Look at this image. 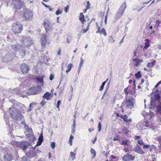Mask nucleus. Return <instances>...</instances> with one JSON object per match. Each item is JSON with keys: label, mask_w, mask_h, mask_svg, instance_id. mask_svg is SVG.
Wrapping results in <instances>:
<instances>
[{"label": "nucleus", "mask_w": 161, "mask_h": 161, "mask_svg": "<svg viewBox=\"0 0 161 161\" xmlns=\"http://www.w3.org/2000/svg\"><path fill=\"white\" fill-rule=\"evenodd\" d=\"M72 39L71 36H69L68 37L67 39V41L68 43H70V41Z\"/></svg>", "instance_id": "79ce46f5"}, {"label": "nucleus", "mask_w": 161, "mask_h": 161, "mask_svg": "<svg viewBox=\"0 0 161 161\" xmlns=\"http://www.w3.org/2000/svg\"><path fill=\"white\" fill-rule=\"evenodd\" d=\"M61 100H58L57 102V105H56V107L57 108H59V105L61 103Z\"/></svg>", "instance_id": "37998d69"}, {"label": "nucleus", "mask_w": 161, "mask_h": 161, "mask_svg": "<svg viewBox=\"0 0 161 161\" xmlns=\"http://www.w3.org/2000/svg\"><path fill=\"white\" fill-rule=\"evenodd\" d=\"M104 87V86H103L102 84L101 86L100 87V88H99L100 91H102Z\"/></svg>", "instance_id": "6e6d98bb"}, {"label": "nucleus", "mask_w": 161, "mask_h": 161, "mask_svg": "<svg viewBox=\"0 0 161 161\" xmlns=\"http://www.w3.org/2000/svg\"><path fill=\"white\" fill-rule=\"evenodd\" d=\"M21 47V46L19 44H14L11 45V48L14 52L15 53H17Z\"/></svg>", "instance_id": "f8f14e48"}, {"label": "nucleus", "mask_w": 161, "mask_h": 161, "mask_svg": "<svg viewBox=\"0 0 161 161\" xmlns=\"http://www.w3.org/2000/svg\"><path fill=\"white\" fill-rule=\"evenodd\" d=\"M158 140L159 143H161V136L158 138Z\"/></svg>", "instance_id": "774afa93"}, {"label": "nucleus", "mask_w": 161, "mask_h": 161, "mask_svg": "<svg viewBox=\"0 0 161 161\" xmlns=\"http://www.w3.org/2000/svg\"><path fill=\"white\" fill-rule=\"evenodd\" d=\"M142 60H140L139 59H138V60L137 61L136 65V66H137L138 64H140V63H141L142 62Z\"/></svg>", "instance_id": "3c124183"}, {"label": "nucleus", "mask_w": 161, "mask_h": 161, "mask_svg": "<svg viewBox=\"0 0 161 161\" xmlns=\"http://www.w3.org/2000/svg\"><path fill=\"white\" fill-rule=\"evenodd\" d=\"M137 141L138 144H139L140 146L144 145V143L143 142L142 139H139Z\"/></svg>", "instance_id": "c9c22d12"}, {"label": "nucleus", "mask_w": 161, "mask_h": 161, "mask_svg": "<svg viewBox=\"0 0 161 161\" xmlns=\"http://www.w3.org/2000/svg\"><path fill=\"white\" fill-rule=\"evenodd\" d=\"M134 151L138 153H140L142 149L141 147L138 145L137 144L136 147L134 148Z\"/></svg>", "instance_id": "aec40b11"}, {"label": "nucleus", "mask_w": 161, "mask_h": 161, "mask_svg": "<svg viewBox=\"0 0 161 161\" xmlns=\"http://www.w3.org/2000/svg\"><path fill=\"white\" fill-rule=\"evenodd\" d=\"M100 34H103L105 36H106L107 35V33L106 32V31L104 29V28H103L102 29L100 32Z\"/></svg>", "instance_id": "7c9ffc66"}, {"label": "nucleus", "mask_w": 161, "mask_h": 161, "mask_svg": "<svg viewBox=\"0 0 161 161\" xmlns=\"http://www.w3.org/2000/svg\"><path fill=\"white\" fill-rule=\"evenodd\" d=\"M51 147L52 148L54 149L55 147V143L52 142L51 143Z\"/></svg>", "instance_id": "a18cd8bd"}, {"label": "nucleus", "mask_w": 161, "mask_h": 161, "mask_svg": "<svg viewBox=\"0 0 161 161\" xmlns=\"http://www.w3.org/2000/svg\"><path fill=\"white\" fill-rule=\"evenodd\" d=\"M44 25L47 32L51 31L53 28V24L48 19H45Z\"/></svg>", "instance_id": "20e7f679"}, {"label": "nucleus", "mask_w": 161, "mask_h": 161, "mask_svg": "<svg viewBox=\"0 0 161 161\" xmlns=\"http://www.w3.org/2000/svg\"><path fill=\"white\" fill-rule=\"evenodd\" d=\"M150 105L149 106V108L152 109H154L156 107V103L154 98H151L150 102Z\"/></svg>", "instance_id": "dca6fc26"}, {"label": "nucleus", "mask_w": 161, "mask_h": 161, "mask_svg": "<svg viewBox=\"0 0 161 161\" xmlns=\"http://www.w3.org/2000/svg\"><path fill=\"white\" fill-rule=\"evenodd\" d=\"M128 141L127 140L125 141H123L122 142L121 144L123 145H126L127 144Z\"/></svg>", "instance_id": "8fccbe9b"}, {"label": "nucleus", "mask_w": 161, "mask_h": 161, "mask_svg": "<svg viewBox=\"0 0 161 161\" xmlns=\"http://www.w3.org/2000/svg\"><path fill=\"white\" fill-rule=\"evenodd\" d=\"M62 13V11H60L59 9L58 8V9L56 11V14L57 15H58L59 14Z\"/></svg>", "instance_id": "a19ab883"}, {"label": "nucleus", "mask_w": 161, "mask_h": 161, "mask_svg": "<svg viewBox=\"0 0 161 161\" xmlns=\"http://www.w3.org/2000/svg\"><path fill=\"white\" fill-rule=\"evenodd\" d=\"M91 154L93 155L91 157L92 159H93L95 158L96 155V153L95 151L92 148L91 149Z\"/></svg>", "instance_id": "b1692460"}, {"label": "nucleus", "mask_w": 161, "mask_h": 161, "mask_svg": "<svg viewBox=\"0 0 161 161\" xmlns=\"http://www.w3.org/2000/svg\"><path fill=\"white\" fill-rule=\"evenodd\" d=\"M54 75L51 74L50 76L49 79L51 80H52L54 78Z\"/></svg>", "instance_id": "864d4df0"}, {"label": "nucleus", "mask_w": 161, "mask_h": 161, "mask_svg": "<svg viewBox=\"0 0 161 161\" xmlns=\"http://www.w3.org/2000/svg\"><path fill=\"white\" fill-rule=\"evenodd\" d=\"M135 76L136 78V79H138L141 77V72L140 71H138L136 73L135 75Z\"/></svg>", "instance_id": "c756f323"}, {"label": "nucleus", "mask_w": 161, "mask_h": 161, "mask_svg": "<svg viewBox=\"0 0 161 161\" xmlns=\"http://www.w3.org/2000/svg\"><path fill=\"white\" fill-rule=\"evenodd\" d=\"M13 59L12 56L10 54L7 53L3 58V60L5 62H8Z\"/></svg>", "instance_id": "9d476101"}, {"label": "nucleus", "mask_w": 161, "mask_h": 161, "mask_svg": "<svg viewBox=\"0 0 161 161\" xmlns=\"http://www.w3.org/2000/svg\"><path fill=\"white\" fill-rule=\"evenodd\" d=\"M9 112L12 118L15 120H20L23 117L19 113L18 110L14 107L10 108Z\"/></svg>", "instance_id": "f257e3e1"}, {"label": "nucleus", "mask_w": 161, "mask_h": 161, "mask_svg": "<svg viewBox=\"0 0 161 161\" xmlns=\"http://www.w3.org/2000/svg\"><path fill=\"white\" fill-rule=\"evenodd\" d=\"M80 60L81 61L79 65L80 66H82L84 63V61L82 58H81Z\"/></svg>", "instance_id": "09e8293b"}, {"label": "nucleus", "mask_w": 161, "mask_h": 161, "mask_svg": "<svg viewBox=\"0 0 161 161\" xmlns=\"http://www.w3.org/2000/svg\"><path fill=\"white\" fill-rule=\"evenodd\" d=\"M121 117L123 119L124 121H126V119H127V115H122Z\"/></svg>", "instance_id": "ea45409f"}, {"label": "nucleus", "mask_w": 161, "mask_h": 161, "mask_svg": "<svg viewBox=\"0 0 161 161\" xmlns=\"http://www.w3.org/2000/svg\"><path fill=\"white\" fill-rule=\"evenodd\" d=\"M108 91V89H107V87L106 88V89H105V92L103 95V97H102V99H103L105 94H106V92Z\"/></svg>", "instance_id": "052dcab7"}, {"label": "nucleus", "mask_w": 161, "mask_h": 161, "mask_svg": "<svg viewBox=\"0 0 161 161\" xmlns=\"http://www.w3.org/2000/svg\"><path fill=\"white\" fill-rule=\"evenodd\" d=\"M12 1V4L14 6V8L16 9L21 8L23 5V3L19 0H10Z\"/></svg>", "instance_id": "39448f33"}, {"label": "nucleus", "mask_w": 161, "mask_h": 161, "mask_svg": "<svg viewBox=\"0 0 161 161\" xmlns=\"http://www.w3.org/2000/svg\"><path fill=\"white\" fill-rule=\"evenodd\" d=\"M87 30L86 29H82L81 30V31L82 33H84L87 32Z\"/></svg>", "instance_id": "e2e57ef3"}, {"label": "nucleus", "mask_w": 161, "mask_h": 161, "mask_svg": "<svg viewBox=\"0 0 161 161\" xmlns=\"http://www.w3.org/2000/svg\"><path fill=\"white\" fill-rule=\"evenodd\" d=\"M38 141L43 142V134L42 133L41 134L39 137L38 138Z\"/></svg>", "instance_id": "72a5a7b5"}, {"label": "nucleus", "mask_w": 161, "mask_h": 161, "mask_svg": "<svg viewBox=\"0 0 161 161\" xmlns=\"http://www.w3.org/2000/svg\"><path fill=\"white\" fill-rule=\"evenodd\" d=\"M155 63L156 61L155 60H154L151 62V63H148L147 64V66L148 67H151L155 65Z\"/></svg>", "instance_id": "393cba45"}, {"label": "nucleus", "mask_w": 161, "mask_h": 161, "mask_svg": "<svg viewBox=\"0 0 161 161\" xmlns=\"http://www.w3.org/2000/svg\"><path fill=\"white\" fill-rule=\"evenodd\" d=\"M158 86L159 85L158 84H157L155 85V86L154 87V88L153 89V92H154L155 93V92H156L158 90L157 89V88L158 87Z\"/></svg>", "instance_id": "4c0bfd02"}, {"label": "nucleus", "mask_w": 161, "mask_h": 161, "mask_svg": "<svg viewBox=\"0 0 161 161\" xmlns=\"http://www.w3.org/2000/svg\"><path fill=\"white\" fill-rule=\"evenodd\" d=\"M148 41L149 40L148 39H146V42L145 43V45L143 48V50H144V49H147L149 47V44L148 42Z\"/></svg>", "instance_id": "a878e982"}, {"label": "nucleus", "mask_w": 161, "mask_h": 161, "mask_svg": "<svg viewBox=\"0 0 161 161\" xmlns=\"http://www.w3.org/2000/svg\"><path fill=\"white\" fill-rule=\"evenodd\" d=\"M20 148L23 150H26L27 148V143L24 141H22L20 143Z\"/></svg>", "instance_id": "f3484780"}, {"label": "nucleus", "mask_w": 161, "mask_h": 161, "mask_svg": "<svg viewBox=\"0 0 161 161\" xmlns=\"http://www.w3.org/2000/svg\"><path fill=\"white\" fill-rule=\"evenodd\" d=\"M157 108L158 112L161 114V103H159V104L157 106Z\"/></svg>", "instance_id": "2f4dec72"}, {"label": "nucleus", "mask_w": 161, "mask_h": 161, "mask_svg": "<svg viewBox=\"0 0 161 161\" xmlns=\"http://www.w3.org/2000/svg\"><path fill=\"white\" fill-rule=\"evenodd\" d=\"M70 154L71 157L73 158L72 160L75 159V154L74 153H73L71 152L70 153Z\"/></svg>", "instance_id": "f704fd0d"}, {"label": "nucleus", "mask_w": 161, "mask_h": 161, "mask_svg": "<svg viewBox=\"0 0 161 161\" xmlns=\"http://www.w3.org/2000/svg\"><path fill=\"white\" fill-rule=\"evenodd\" d=\"M150 145H143V149H145V148H148L150 147Z\"/></svg>", "instance_id": "c03bdc74"}, {"label": "nucleus", "mask_w": 161, "mask_h": 161, "mask_svg": "<svg viewBox=\"0 0 161 161\" xmlns=\"http://www.w3.org/2000/svg\"><path fill=\"white\" fill-rule=\"evenodd\" d=\"M160 96L159 95L158 93H156L154 95V99L155 101H156L157 102H159L160 99Z\"/></svg>", "instance_id": "412c9836"}, {"label": "nucleus", "mask_w": 161, "mask_h": 161, "mask_svg": "<svg viewBox=\"0 0 161 161\" xmlns=\"http://www.w3.org/2000/svg\"><path fill=\"white\" fill-rule=\"evenodd\" d=\"M28 94L30 95H34L37 93L36 87L31 88L28 92Z\"/></svg>", "instance_id": "2eb2a0df"}, {"label": "nucleus", "mask_w": 161, "mask_h": 161, "mask_svg": "<svg viewBox=\"0 0 161 161\" xmlns=\"http://www.w3.org/2000/svg\"><path fill=\"white\" fill-rule=\"evenodd\" d=\"M98 131L100 132L101 130V125L100 122H99L98 123Z\"/></svg>", "instance_id": "58836bf2"}, {"label": "nucleus", "mask_w": 161, "mask_h": 161, "mask_svg": "<svg viewBox=\"0 0 161 161\" xmlns=\"http://www.w3.org/2000/svg\"><path fill=\"white\" fill-rule=\"evenodd\" d=\"M141 138V136H135V138L136 139H139Z\"/></svg>", "instance_id": "0e129e2a"}, {"label": "nucleus", "mask_w": 161, "mask_h": 161, "mask_svg": "<svg viewBox=\"0 0 161 161\" xmlns=\"http://www.w3.org/2000/svg\"><path fill=\"white\" fill-rule=\"evenodd\" d=\"M46 103V102L45 100H42L41 103L42 106H43Z\"/></svg>", "instance_id": "49530a36"}, {"label": "nucleus", "mask_w": 161, "mask_h": 161, "mask_svg": "<svg viewBox=\"0 0 161 161\" xmlns=\"http://www.w3.org/2000/svg\"><path fill=\"white\" fill-rule=\"evenodd\" d=\"M37 80L38 81L40 82L41 83H42V84H43V79L42 78H37Z\"/></svg>", "instance_id": "e433bc0d"}, {"label": "nucleus", "mask_w": 161, "mask_h": 161, "mask_svg": "<svg viewBox=\"0 0 161 161\" xmlns=\"http://www.w3.org/2000/svg\"><path fill=\"white\" fill-rule=\"evenodd\" d=\"M22 72L24 74H27L29 70V68L28 65L25 63L22 64L20 65Z\"/></svg>", "instance_id": "1a4fd4ad"}, {"label": "nucleus", "mask_w": 161, "mask_h": 161, "mask_svg": "<svg viewBox=\"0 0 161 161\" xmlns=\"http://www.w3.org/2000/svg\"><path fill=\"white\" fill-rule=\"evenodd\" d=\"M156 23L157 25L158 26L159 24L161 23V21L159 20H156Z\"/></svg>", "instance_id": "5fc2aeb1"}, {"label": "nucleus", "mask_w": 161, "mask_h": 161, "mask_svg": "<svg viewBox=\"0 0 161 161\" xmlns=\"http://www.w3.org/2000/svg\"><path fill=\"white\" fill-rule=\"evenodd\" d=\"M47 37L48 36L47 35H44L42 37V46H44L46 45L47 42Z\"/></svg>", "instance_id": "a211bd4d"}, {"label": "nucleus", "mask_w": 161, "mask_h": 161, "mask_svg": "<svg viewBox=\"0 0 161 161\" xmlns=\"http://www.w3.org/2000/svg\"><path fill=\"white\" fill-rule=\"evenodd\" d=\"M72 65H73L71 64H69L67 66V69L66 71V73H68L70 71Z\"/></svg>", "instance_id": "c85d7f7f"}, {"label": "nucleus", "mask_w": 161, "mask_h": 161, "mask_svg": "<svg viewBox=\"0 0 161 161\" xmlns=\"http://www.w3.org/2000/svg\"><path fill=\"white\" fill-rule=\"evenodd\" d=\"M42 142H41V141H38V142H37V144L36 146L35 147V148L36 147V146H40L41 145V144H42Z\"/></svg>", "instance_id": "de8ad7c7"}, {"label": "nucleus", "mask_w": 161, "mask_h": 161, "mask_svg": "<svg viewBox=\"0 0 161 161\" xmlns=\"http://www.w3.org/2000/svg\"><path fill=\"white\" fill-rule=\"evenodd\" d=\"M22 159L23 161H26L27 160V158L25 156L23 157L22 158Z\"/></svg>", "instance_id": "680f3d73"}, {"label": "nucleus", "mask_w": 161, "mask_h": 161, "mask_svg": "<svg viewBox=\"0 0 161 161\" xmlns=\"http://www.w3.org/2000/svg\"><path fill=\"white\" fill-rule=\"evenodd\" d=\"M33 14L29 10H25L24 11V16L27 19L31 20L32 18Z\"/></svg>", "instance_id": "0eeeda50"}, {"label": "nucleus", "mask_w": 161, "mask_h": 161, "mask_svg": "<svg viewBox=\"0 0 161 161\" xmlns=\"http://www.w3.org/2000/svg\"><path fill=\"white\" fill-rule=\"evenodd\" d=\"M27 136L31 141H34L35 139V136L32 133L28 134Z\"/></svg>", "instance_id": "6ab92c4d"}, {"label": "nucleus", "mask_w": 161, "mask_h": 161, "mask_svg": "<svg viewBox=\"0 0 161 161\" xmlns=\"http://www.w3.org/2000/svg\"><path fill=\"white\" fill-rule=\"evenodd\" d=\"M74 137L72 135H71L69 137V141H72V139H73Z\"/></svg>", "instance_id": "338daca9"}, {"label": "nucleus", "mask_w": 161, "mask_h": 161, "mask_svg": "<svg viewBox=\"0 0 161 161\" xmlns=\"http://www.w3.org/2000/svg\"><path fill=\"white\" fill-rule=\"evenodd\" d=\"M135 102V99L134 98H132L129 99L126 102L125 108H133V104Z\"/></svg>", "instance_id": "423d86ee"}, {"label": "nucleus", "mask_w": 161, "mask_h": 161, "mask_svg": "<svg viewBox=\"0 0 161 161\" xmlns=\"http://www.w3.org/2000/svg\"><path fill=\"white\" fill-rule=\"evenodd\" d=\"M135 158V156H132L131 154L127 153L122 157V159L123 161H133L134 160Z\"/></svg>", "instance_id": "6e6552de"}, {"label": "nucleus", "mask_w": 161, "mask_h": 161, "mask_svg": "<svg viewBox=\"0 0 161 161\" xmlns=\"http://www.w3.org/2000/svg\"><path fill=\"white\" fill-rule=\"evenodd\" d=\"M69 9V6H67L64 9V11L66 12V13H67L68 12V10Z\"/></svg>", "instance_id": "4d7b16f0"}, {"label": "nucleus", "mask_w": 161, "mask_h": 161, "mask_svg": "<svg viewBox=\"0 0 161 161\" xmlns=\"http://www.w3.org/2000/svg\"><path fill=\"white\" fill-rule=\"evenodd\" d=\"M42 4L46 8L49 7V5H47L45 4L44 3L42 2Z\"/></svg>", "instance_id": "69168bd1"}, {"label": "nucleus", "mask_w": 161, "mask_h": 161, "mask_svg": "<svg viewBox=\"0 0 161 161\" xmlns=\"http://www.w3.org/2000/svg\"><path fill=\"white\" fill-rule=\"evenodd\" d=\"M36 103H32L30 104L29 106V107L31 108L32 109L33 108V104H36Z\"/></svg>", "instance_id": "603ef678"}, {"label": "nucleus", "mask_w": 161, "mask_h": 161, "mask_svg": "<svg viewBox=\"0 0 161 161\" xmlns=\"http://www.w3.org/2000/svg\"><path fill=\"white\" fill-rule=\"evenodd\" d=\"M4 159L5 161H11L12 160L13 157L11 154L7 153L4 155Z\"/></svg>", "instance_id": "ddd939ff"}, {"label": "nucleus", "mask_w": 161, "mask_h": 161, "mask_svg": "<svg viewBox=\"0 0 161 161\" xmlns=\"http://www.w3.org/2000/svg\"><path fill=\"white\" fill-rule=\"evenodd\" d=\"M108 41L109 42L111 43H113L114 42L115 40L114 39V37L112 36H111L109 37Z\"/></svg>", "instance_id": "473e14b6"}, {"label": "nucleus", "mask_w": 161, "mask_h": 161, "mask_svg": "<svg viewBox=\"0 0 161 161\" xmlns=\"http://www.w3.org/2000/svg\"><path fill=\"white\" fill-rule=\"evenodd\" d=\"M51 95V94L49 92H47L43 96V98L44 99H45L47 100H49L50 99V96Z\"/></svg>", "instance_id": "5701e85b"}, {"label": "nucleus", "mask_w": 161, "mask_h": 161, "mask_svg": "<svg viewBox=\"0 0 161 161\" xmlns=\"http://www.w3.org/2000/svg\"><path fill=\"white\" fill-rule=\"evenodd\" d=\"M23 28L22 25L19 22H16L13 23L12 25V30L15 34L20 33Z\"/></svg>", "instance_id": "f03ea898"}, {"label": "nucleus", "mask_w": 161, "mask_h": 161, "mask_svg": "<svg viewBox=\"0 0 161 161\" xmlns=\"http://www.w3.org/2000/svg\"><path fill=\"white\" fill-rule=\"evenodd\" d=\"M126 4L125 2H124L121 5L118 12L123 15L125 12V9L126 8Z\"/></svg>", "instance_id": "9b49d317"}, {"label": "nucleus", "mask_w": 161, "mask_h": 161, "mask_svg": "<svg viewBox=\"0 0 161 161\" xmlns=\"http://www.w3.org/2000/svg\"><path fill=\"white\" fill-rule=\"evenodd\" d=\"M97 28V30L96 31V33H100V31H100V28L99 27H98Z\"/></svg>", "instance_id": "13d9d810"}, {"label": "nucleus", "mask_w": 161, "mask_h": 161, "mask_svg": "<svg viewBox=\"0 0 161 161\" xmlns=\"http://www.w3.org/2000/svg\"><path fill=\"white\" fill-rule=\"evenodd\" d=\"M123 15L118 12L115 15L114 18L116 19H118L121 17Z\"/></svg>", "instance_id": "bb28decb"}, {"label": "nucleus", "mask_w": 161, "mask_h": 161, "mask_svg": "<svg viewBox=\"0 0 161 161\" xmlns=\"http://www.w3.org/2000/svg\"><path fill=\"white\" fill-rule=\"evenodd\" d=\"M21 42L25 46L27 47L30 46L33 43L31 38L26 36L22 37Z\"/></svg>", "instance_id": "7ed1b4c3"}, {"label": "nucleus", "mask_w": 161, "mask_h": 161, "mask_svg": "<svg viewBox=\"0 0 161 161\" xmlns=\"http://www.w3.org/2000/svg\"><path fill=\"white\" fill-rule=\"evenodd\" d=\"M127 90H128V87H126V88H125L124 90V92L125 93L127 94V95L128 94V93L127 92Z\"/></svg>", "instance_id": "bf43d9fd"}, {"label": "nucleus", "mask_w": 161, "mask_h": 161, "mask_svg": "<svg viewBox=\"0 0 161 161\" xmlns=\"http://www.w3.org/2000/svg\"><path fill=\"white\" fill-rule=\"evenodd\" d=\"M18 51L19 52V55L21 57L23 58L25 55L26 51L24 48L22 47Z\"/></svg>", "instance_id": "4468645a"}, {"label": "nucleus", "mask_w": 161, "mask_h": 161, "mask_svg": "<svg viewBox=\"0 0 161 161\" xmlns=\"http://www.w3.org/2000/svg\"><path fill=\"white\" fill-rule=\"evenodd\" d=\"M24 128L28 132H31L32 129L31 128H29L28 126L27 125H25Z\"/></svg>", "instance_id": "cd10ccee"}, {"label": "nucleus", "mask_w": 161, "mask_h": 161, "mask_svg": "<svg viewBox=\"0 0 161 161\" xmlns=\"http://www.w3.org/2000/svg\"><path fill=\"white\" fill-rule=\"evenodd\" d=\"M79 18L82 24H83L85 20L84 19V16L83 13H80Z\"/></svg>", "instance_id": "4be33fe9"}]
</instances>
